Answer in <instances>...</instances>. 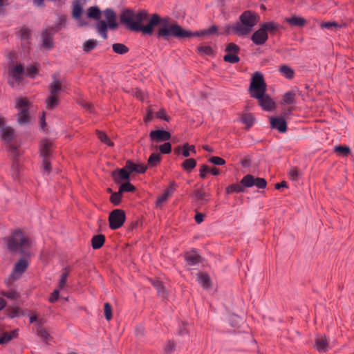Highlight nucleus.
<instances>
[{
	"label": "nucleus",
	"instance_id": "nucleus-1",
	"mask_svg": "<svg viewBox=\"0 0 354 354\" xmlns=\"http://www.w3.org/2000/svg\"><path fill=\"white\" fill-rule=\"evenodd\" d=\"M148 18L147 11L142 10L138 12H133L130 10L124 11L120 16V21L126 24L128 28L134 31H140L144 35H151L153 32L154 27L158 26L159 15L153 14L151 15L148 24L142 26V23Z\"/></svg>",
	"mask_w": 354,
	"mask_h": 354
},
{
	"label": "nucleus",
	"instance_id": "nucleus-2",
	"mask_svg": "<svg viewBox=\"0 0 354 354\" xmlns=\"http://www.w3.org/2000/svg\"><path fill=\"white\" fill-rule=\"evenodd\" d=\"M259 19V16L254 12L246 10L239 17L240 22L228 26L226 30L227 34L232 30L239 36L248 35L252 30V28L257 25Z\"/></svg>",
	"mask_w": 354,
	"mask_h": 354
},
{
	"label": "nucleus",
	"instance_id": "nucleus-3",
	"mask_svg": "<svg viewBox=\"0 0 354 354\" xmlns=\"http://www.w3.org/2000/svg\"><path fill=\"white\" fill-rule=\"evenodd\" d=\"M7 245L10 251L27 255L32 242L21 231L17 230L8 239Z\"/></svg>",
	"mask_w": 354,
	"mask_h": 354
},
{
	"label": "nucleus",
	"instance_id": "nucleus-4",
	"mask_svg": "<svg viewBox=\"0 0 354 354\" xmlns=\"http://www.w3.org/2000/svg\"><path fill=\"white\" fill-rule=\"evenodd\" d=\"M156 36L158 38H162L168 40L170 37L178 39L191 37V31L181 28L177 23L174 22L170 26H160Z\"/></svg>",
	"mask_w": 354,
	"mask_h": 354
},
{
	"label": "nucleus",
	"instance_id": "nucleus-5",
	"mask_svg": "<svg viewBox=\"0 0 354 354\" xmlns=\"http://www.w3.org/2000/svg\"><path fill=\"white\" fill-rule=\"evenodd\" d=\"M31 104L26 97H19L16 100L15 108L18 110L17 122L20 125L28 124L30 121L29 109Z\"/></svg>",
	"mask_w": 354,
	"mask_h": 354
},
{
	"label": "nucleus",
	"instance_id": "nucleus-6",
	"mask_svg": "<svg viewBox=\"0 0 354 354\" xmlns=\"http://www.w3.org/2000/svg\"><path fill=\"white\" fill-rule=\"evenodd\" d=\"M50 95L46 100V108L53 109L59 104V93L62 91L61 82L54 77L53 82L48 86Z\"/></svg>",
	"mask_w": 354,
	"mask_h": 354
},
{
	"label": "nucleus",
	"instance_id": "nucleus-7",
	"mask_svg": "<svg viewBox=\"0 0 354 354\" xmlns=\"http://www.w3.org/2000/svg\"><path fill=\"white\" fill-rule=\"evenodd\" d=\"M8 83L12 87L19 86L25 75V68L21 64L12 62L8 66Z\"/></svg>",
	"mask_w": 354,
	"mask_h": 354
},
{
	"label": "nucleus",
	"instance_id": "nucleus-8",
	"mask_svg": "<svg viewBox=\"0 0 354 354\" xmlns=\"http://www.w3.org/2000/svg\"><path fill=\"white\" fill-rule=\"evenodd\" d=\"M266 91V84L263 76L259 72L254 73L250 86V91L252 97H261L264 95Z\"/></svg>",
	"mask_w": 354,
	"mask_h": 354
},
{
	"label": "nucleus",
	"instance_id": "nucleus-9",
	"mask_svg": "<svg viewBox=\"0 0 354 354\" xmlns=\"http://www.w3.org/2000/svg\"><path fill=\"white\" fill-rule=\"evenodd\" d=\"M125 218L126 216L123 210L120 209L113 210L109 217L110 228L112 230L120 228L124 224Z\"/></svg>",
	"mask_w": 354,
	"mask_h": 354
},
{
	"label": "nucleus",
	"instance_id": "nucleus-10",
	"mask_svg": "<svg viewBox=\"0 0 354 354\" xmlns=\"http://www.w3.org/2000/svg\"><path fill=\"white\" fill-rule=\"evenodd\" d=\"M246 187L256 186L259 189L265 188L267 185L266 180L263 178H255L251 174L245 175L241 180Z\"/></svg>",
	"mask_w": 354,
	"mask_h": 354
},
{
	"label": "nucleus",
	"instance_id": "nucleus-11",
	"mask_svg": "<svg viewBox=\"0 0 354 354\" xmlns=\"http://www.w3.org/2000/svg\"><path fill=\"white\" fill-rule=\"evenodd\" d=\"M55 31L53 28H49L43 31L41 34L42 46L46 49H51L54 46L53 35Z\"/></svg>",
	"mask_w": 354,
	"mask_h": 354
},
{
	"label": "nucleus",
	"instance_id": "nucleus-12",
	"mask_svg": "<svg viewBox=\"0 0 354 354\" xmlns=\"http://www.w3.org/2000/svg\"><path fill=\"white\" fill-rule=\"evenodd\" d=\"M149 137L152 141L161 142L169 140L171 138V133L163 129H158L151 131Z\"/></svg>",
	"mask_w": 354,
	"mask_h": 354
},
{
	"label": "nucleus",
	"instance_id": "nucleus-13",
	"mask_svg": "<svg viewBox=\"0 0 354 354\" xmlns=\"http://www.w3.org/2000/svg\"><path fill=\"white\" fill-rule=\"evenodd\" d=\"M28 267V262L25 259H20L15 266L12 272L10 274L13 280L19 279Z\"/></svg>",
	"mask_w": 354,
	"mask_h": 354
},
{
	"label": "nucleus",
	"instance_id": "nucleus-14",
	"mask_svg": "<svg viewBox=\"0 0 354 354\" xmlns=\"http://www.w3.org/2000/svg\"><path fill=\"white\" fill-rule=\"evenodd\" d=\"M111 176L115 183H120L122 181L129 180L130 178L129 171L127 169L126 166L122 169L114 170Z\"/></svg>",
	"mask_w": 354,
	"mask_h": 354
},
{
	"label": "nucleus",
	"instance_id": "nucleus-15",
	"mask_svg": "<svg viewBox=\"0 0 354 354\" xmlns=\"http://www.w3.org/2000/svg\"><path fill=\"white\" fill-rule=\"evenodd\" d=\"M272 128L277 129L281 133L287 131V123L283 118L272 117L270 119Z\"/></svg>",
	"mask_w": 354,
	"mask_h": 354
},
{
	"label": "nucleus",
	"instance_id": "nucleus-16",
	"mask_svg": "<svg viewBox=\"0 0 354 354\" xmlns=\"http://www.w3.org/2000/svg\"><path fill=\"white\" fill-rule=\"evenodd\" d=\"M267 32L261 27L258 30L254 32L252 36V41L257 45L263 44L268 39Z\"/></svg>",
	"mask_w": 354,
	"mask_h": 354
},
{
	"label": "nucleus",
	"instance_id": "nucleus-17",
	"mask_svg": "<svg viewBox=\"0 0 354 354\" xmlns=\"http://www.w3.org/2000/svg\"><path fill=\"white\" fill-rule=\"evenodd\" d=\"M185 259L187 264L190 266L198 265L202 260L201 257L196 251L187 253L185 256Z\"/></svg>",
	"mask_w": 354,
	"mask_h": 354
},
{
	"label": "nucleus",
	"instance_id": "nucleus-18",
	"mask_svg": "<svg viewBox=\"0 0 354 354\" xmlns=\"http://www.w3.org/2000/svg\"><path fill=\"white\" fill-rule=\"evenodd\" d=\"M147 166L142 164H136L131 160H127L126 162V168L129 171V174L132 172L142 174L147 169Z\"/></svg>",
	"mask_w": 354,
	"mask_h": 354
},
{
	"label": "nucleus",
	"instance_id": "nucleus-19",
	"mask_svg": "<svg viewBox=\"0 0 354 354\" xmlns=\"http://www.w3.org/2000/svg\"><path fill=\"white\" fill-rule=\"evenodd\" d=\"M104 15L108 21L109 27L111 29H115L118 27L116 22V15L114 11L111 9H106L104 11Z\"/></svg>",
	"mask_w": 354,
	"mask_h": 354
},
{
	"label": "nucleus",
	"instance_id": "nucleus-20",
	"mask_svg": "<svg viewBox=\"0 0 354 354\" xmlns=\"http://www.w3.org/2000/svg\"><path fill=\"white\" fill-rule=\"evenodd\" d=\"M259 100L260 105L266 111H271L274 108V102L268 95H262L261 97H255Z\"/></svg>",
	"mask_w": 354,
	"mask_h": 354
},
{
	"label": "nucleus",
	"instance_id": "nucleus-21",
	"mask_svg": "<svg viewBox=\"0 0 354 354\" xmlns=\"http://www.w3.org/2000/svg\"><path fill=\"white\" fill-rule=\"evenodd\" d=\"M315 346L319 352H326L330 348L328 342L325 336H318L316 338Z\"/></svg>",
	"mask_w": 354,
	"mask_h": 354
},
{
	"label": "nucleus",
	"instance_id": "nucleus-22",
	"mask_svg": "<svg viewBox=\"0 0 354 354\" xmlns=\"http://www.w3.org/2000/svg\"><path fill=\"white\" fill-rule=\"evenodd\" d=\"M52 142L49 140H44L41 142L40 153L43 158H48L51 153Z\"/></svg>",
	"mask_w": 354,
	"mask_h": 354
},
{
	"label": "nucleus",
	"instance_id": "nucleus-23",
	"mask_svg": "<svg viewBox=\"0 0 354 354\" xmlns=\"http://www.w3.org/2000/svg\"><path fill=\"white\" fill-rule=\"evenodd\" d=\"M19 335V330L17 329L13 330L11 332H4L0 337V344H7L12 339L17 338Z\"/></svg>",
	"mask_w": 354,
	"mask_h": 354
},
{
	"label": "nucleus",
	"instance_id": "nucleus-24",
	"mask_svg": "<svg viewBox=\"0 0 354 354\" xmlns=\"http://www.w3.org/2000/svg\"><path fill=\"white\" fill-rule=\"evenodd\" d=\"M191 34H192V37H196V36L204 37V36L210 35L218 34V27L216 26H212L209 27V28H207V29H205V30H203L201 31H196V32L191 31Z\"/></svg>",
	"mask_w": 354,
	"mask_h": 354
},
{
	"label": "nucleus",
	"instance_id": "nucleus-25",
	"mask_svg": "<svg viewBox=\"0 0 354 354\" xmlns=\"http://www.w3.org/2000/svg\"><path fill=\"white\" fill-rule=\"evenodd\" d=\"M174 185V183H171L169 187L164 192V193L158 197L156 201L157 206H160L162 203L166 201L167 198L172 195L174 192V189L173 187Z\"/></svg>",
	"mask_w": 354,
	"mask_h": 354
},
{
	"label": "nucleus",
	"instance_id": "nucleus-26",
	"mask_svg": "<svg viewBox=\"0 0 354 354\" xmlns=\"http://www.w3.org/2000/svg\"><path fill=\"white\" fill-rule=\"evenodd\" d=\"M194 196L201 205L205 204L209 201L207 198L209 196V194L205 192L202 189H195L194 191Z\"/></svg>",
	"mask_w": 354,
	"mask_h": 354
},
{
	"label": "nucleus",
	"instance_id": "nucleus-27",
	"mask_svg": "<svg viewBox=\"0 0 354 354\" xmlns=\"http://www.w3.org/2000/svg\"><path fill=\"white\" fill-rule=\"evenodd\" d=\"M37 334L39 337H40L44 342L46 343L51 339V337L48 332L41 326V322L39 321L37 323Z\"/></svg>",
	"mask_w": 354,
	"mask_h": 354
},
{
	"label": "nucleus",
	"instance_id": "nucleus-28",
	"mask_svg": "<svg viewBox=\"0 0 354 354\" xmlns=\"http://www.w3.org/2000/svg\"><path fill=\"white\" fill-rule=\"evenodd\" d=\"M196 279L198 283L201 284L204 288L207 289L211 286L210 279L209 276L205 273H198Z\"/></svg>",
	"mask_w": 354,
	"mask_h": 354
},
{
	"label": "nucleus",
	"instance_id": "nucleus-29",
	"mask_svg": "<svg viewBox=\"0 0 354 354\" xmlns=\"http://www.w3.org/2000/svg\"><path fill=\"white\" fill-rule=\"evenodd\" d=\"M15 136L14 129L10 127H3L1 129V137L6 142L10 141Z\"/></svg>",
	"mask_w": 354,
	"mask_h": 354
},
{
	"label": "nucleus",
	"instance_id": "nucleus-30",
	"mask_svg": "<svg viewBox=\"0 0 354 354\" xmlns=\"http://www.w3.org/2000/svg\"><path fill=\"white\" fill-rule=\"evenodd\" d=\"M31 31L27 27H22L19 30V36L22 41V45L24 46H28V40L30 37Z\"/></svg>",
	"mask_w": 354,
	"mask_h": 354
},
{
	"label": "nucleus",
	"instance_id": "nucleus-31",
	"mask_svg": "<svg viewBox=\"0 0 354 354\" xmlns=\"http://www.w3.org/2000/svg\"><path fill=\"white\" fill-rule=\"evenodd\" d=\"M151 283L156 289L159 295L162 297L166 296V290L162 281L158 279H150Z\"/></svg>",
	"mask_w": 354,
	"mask_h": 354
},
{
	"label": "nucleus",
	"instance_id": "nucleus-32",
	"mask_svg": "<svg viewBox=\"0 0 354 354\" xmlns=\"http://www.w3.org/2000/svg\"><path fill=\"white\" fill-rule=\"evenodd\" d=\"M105 236L102 234H97L92 238L91 243L93 249L100 248L104 243Z\"/></svg>",
	"mask_w": 354,
	"mask_h": 354
},
{
	"label": "nucleus",
	"instance_id": "nucleus-33",
	"mask_svg": "<svg viewBox=\"0 0 354 354\" xmlns=\"http://www.w3.org/2000/svg\"><path fill=\"white\" fill-rule=\"evenodd\" d=\"M109 24L105 21L101 20L96 24V28L98 33L104 38H107V28Z\"/></svg>",
	"mask_w": 354,
	"mask_h": 354
},
{
	"label": "nucleus",
	"instance_id": "nucleus-34",
	"mask_svg": "<svg viewBox=\"0 0 354 354\" xmlns=\"http://www.w3.org/2000/svg\"><path fill=\"white\" fill-rule=\"evenodd\" d=\"M246 187L241 182L239 184H232L226 188V193L227 194L236 192L241 193L245 191Z\"/></svg>",
	"mask_w": 354,
	"mask_h": 354
},
{
	"label": "nucleus",
	"instance_id": "nucleus-35",
	"mask_svg": "<svg viewBox=\"0 0 354 354\" xmlns=\"http://www.w3.org/2000/svg\"><path fill=\"white\" fill-rule=\"evenodd\" d=\"M98 41L96 39H91L86 40L83 44V50L86 53H89L97 46Z\"/></svg>",
	"mask_w": 354,
	"mask_h": 354
},
{
	"label": "nucleus",
	"instance_id": "nucleus-36",
	"mask_svg": "<svg viewBox=\"0 0 354 354\" xmlns=\"http://www.w3.org/2000/svg\"><path fill=\"white\" fill-rule=\"evenodd\" d=\"M82 14V8L80 3L79 1H75L73 5V12L72 15L73 18L76 20H79Z\"/></svg>",
	"mask_w": 354,
	"mask_h": 354
},
{
	"label": "nucleus",
	"instance_id": "nucleus-37",
	"mask_svg": "<svg viewBox=\"0 0 354 354\" xmlns=\"http://www.w3.org/2000/svg\"><path fill=\"white\" fill-rule=\"evenodd\" d=\"M286 21L291 26L302 27L306 24V20L304 18L299 17H292L286 19Z\"/></svg>",
	"mask_w": 354,
	"mask_h": 354
},
{
	"label": "nucleus",
	"instance_id": "nucleus-38",
	"mask_svg": "<svg viewBox=\"0 0 354 354\" xmlns=\"http://www.w3.org/2000/svg\"><path fill=\"white\" fill-rule=\"evenodd\" d=\"M266 32H274L277 31L279 28V25L277 24L270 21L268 23H264L261 26Z\"/></svg>",
	"mask_w": 354,
	"mask_h": 354
},
{
	"label": "nucleus",
	"instance_id": "nucleus-39",
	"mask_svg": "<svg viewBox=\"0 0 354 354\" xmlns=\"http://www.w3.org/2000/svg\"><path fill=\"white\" fill-rule=\"evenodd\" d=\"M279 72L287 79L290 80L293 78L295 74L294 71L286 65L281 66L279 68Z\"/></svg>",
	"mask_w": 354,
	"mask_h": 354
},
{
	"label": "nucleus",
	"instance_id": "nucleus-40",
	"mask_svg": "<svg viewBox=\"0 0 354 354\" xmlns=\"http://www.w3.org/2000/svg\"><path fill=\"white\" fill-rule=\"evenodd\" d=\"M181 166L187 172H191L196 166V161L193 158H188L182 163Z\"/></svg>",
	"mask_w": 354,
	"mask_h": 354
},
{
	"label": "nucleus",
	"instance_id": "nucleus-41",
	"mask_svg": "<svg viewBox=\"0 0 354 354\" xmlns=\"http://www.w3.org/2000/svg\"><path fill=\"white\" fill-rule=\"evenodd\" d=\"M113 50L119 55H124L129 51L128 47H127L124 44L120 43L113 44L112 46Z\"/></svg>",
	"mask_w": 354,
	"mask_h": 354
},
{
	"label": "nucleus",
	"instance_id": "nucleus-42",
	"mask_svg": "<svg viewBox=\"0 0 354 354\" xmlns=\"http://www.w3.org/2000/svg\"><path fill=\"white\" fill-rule=\"evenodd\" d=\"M101 11L96 6L90 7L88 10V17L94 19H99L100 17Z\"/></svg>",
	"mask_w": 354,
	"mask_h": 354
},
{
	"label": "nucleus",
	"instance_id": "nucleus-43",
	"mask_svg": "<svg viewBox=\"0 0 354 354\" xmlns=\"http://www.w3.org/2000/svg\"><path fill=\"white\" fill-rule=\"evenodd\" d=\"M160 161V155L158 153H153L148 159V166L156 167Z\"/></svg>",
	"mask_w": 354,
	"mask_h": 354
},
{
	"label": "nucleus",
	"instance_id": "nucleus-44",
	"mask_svg": "<svg viewBox=\"0 0 354 354\" xmlns=\"http://www.w3.org/2000/svg\"><path fill=\"white\" fill-rule=\"evenodd\" d=\"M191 152L193 153L194 154H196V151L195 149V147L194 145H189L188 143H185L183 146V156L184 157H189L190 156Z\"/></svg>",
	"mask_w": 354,
	"mask_h": 354
},
{
	"label": "nucleus",
	"instance_id": "nucleus-45",
	"mask_svg": "<svg viewBox=\"0 0 354 354\" xmlns=\"http://www.w3.org/2000/svg\"><path fill=\"white\" fill-rule=\"evenodd\" d=\"M283 102L286 104H293L295 102V93L293 91H288L283 95Z\"/></svg>",
	"mask_w": 354,
	"mask_h": 354
},
{
	"label": "nucleus",
	"instance_id": "nucleus-46",
	"mask_svg": "<svg viewBox=\"0 0 354 354\" xmlns=\"http://www.w3.org/2000/svg\"><path fill=\"white\" fill-rule=\"evenodd\" d=\"M97 134L98 138L101 140L102 142L110 147L113 146V142L111 141L109 138L104 132L97 131Z\"/></svg>",
	"mask_w": 354,
	"mask_h": 354
},
{
	"label": "nucleus",
	"instance_id": "nucleus-47",
	"mask_svg": "<svg viewBox=\"0 0 354 354\" xmlns=\"http://www.w3.org/2000/svg\"><path fill=\"white\" fill-rule=\"evenodd\" d=\"M122 192H120V189L117 192H114L111 194L110 197L111 202L115 205H118L120 203L122 199Z\"/></svg>",
	"mask_w": 354,
	"mask_h": 354
},
{
	"label": "nucleus",
	"instance_id": "nucleus-48",
	"mask_svg": "<svg viewBox=\"0 0 354 354\" xmlns=\"http://www.w3.org/2000/svg\"><path fill=\"white\" fill-rule=\"evenodd\" d=\"M223 59L226 62H229L231 64H235L239 62L240 59L236 55V54L234 53H227L223 57Z\"/></svg>",
	"mask_w": 354,
	"mask_h": 354
},
{
	"label": "nucleus",
	"instance_id": "nucleus-49",
	"mask_svg": "<svg viewBox=\"0 0 354 354\" xmlns=\"http://www.w3.org/2000/svg\"><path fill=\"white\" fill-rule=\"evenodd\" d=\"M242 122L247 125L248 128H250L253 125L254 118L250 113H245L242 117Z\"/></svg>",
	"mask_w": 354,
	"mask_h": 354
},
{
	"label": "nucleus",
	"instance_id": "nucleus-50",
	"mask_svg": "<svg viewBox=\"0 0 354 354\" xmlns=\"http://www.w3.org/2000/svg\"><path fill=\"white\" fill-rule=\"evenodd\" d=\"M335 151L338 154L347 156L351 153V149L348 147L338 145L335 147Z\"/></svg>",
	"mask_w": 354,
	"mask_h": 354
},
{
	"label": "nucleus",
	"instance_id": "nucleus-51",
	"mask_svg": "<svg viewBox=\"0 0 354 354\" xmlns=\"http://www.w3.org/2000/svg\"><path fill=\"white\" fill-rule=\"evenodd\" d=\"M119 189H120V192L122 193L125 192H132L135 190V187L129 182H126L122 184Z\"/></svg>",
	"mask_w": 354,
	"mask_h": 354
},
{
	"label": "nucleus",
	"instance_id": "nucleus-52",
	"mask_svg": "<svg viewBox=\"0 0 354 354\" xmlns=\"http://www.w3.org/2000/svg\"><path fill=\"white\" fill-rule=\"evenodd\" d=\"M104 316L106 320L109 321L112 318V307L109 303L104 304Z\"/></svg>",
	"mask_w": 354,
	"mask_h": 354
},
{
	"label": "nucleus",
	"instance_id": "nucleus-53",
	"mask_svg": "<svg viewBox=\"0 0 354 354\" xmlns=\"http://www.w3.org/2000/svg\"><path fill=\"white\" fill-rule=\"evenodd\" d=\"M37 73V68L36 66H30L25 70V75L34 77Z\"/></svg>",
	"mask_w": 354,
	"mask_h": 354
},
{
	"label": "nucleus",
	"instance_id": "nucleus-54",
	"mask_svg": "<svg viewBox=\"0 0 354 354\" xmlns=\"http://www.w3.org/2000/svg\"><path fill=\"white\" fill-rule=\"evenodd\" d=\"M158 148L162 153L167 154L171 151V145L168 142L160 145Z\"/></svg>",
	"mask_w": 354,
	"mask_h": 354
},
{
	"label": "nucleus",
	"instance_id": "nucleus-55",
	"mask_svg": "<svg viewBox=\"0 0 354 354\" xmlns=\"http://www.w3.org/2000/svg\"><path fill=\"white\" fill-rule=\"evenodd\" d=\"M225 50L230 53L237 54L239 53V51L240 50V48L236 44H235L234 43H230L227 46Z\"/></svg>",
	"mask_w": 354,
	"mask_h": 354
},
{
	"label": "nucleus",
	"instance_id": "nucleus-56",
	"mask_svg": "<svg viewBox=\"0 0 354 354\" xmlns=\"http://www.w3.org/2000/svg\"><path fill=\"white\" fill-rule=\"evenodd\" d=\"M198 51L202 55H212L213 53L212 48L209 46H202L198 47Z\"/></svg>",
	"mask_w": 354,
	"mask_h": 354
},
{
	"label": "nucleus",
	"instance_id": "nucleus-57",
	"mask_svg": "<svg viewBox=\"0 0 354 354\" xmlns=\"http://www.w3.org/2000/svg\"><path fill=\"white\" fill-rule=\"evenodd\" d=\"M209 161L216 165H223L225 163L224 159L218 156H212L209 158Z\"/></svg>",
	"mask_w": 354,
	"mask_h": 354
},
{
	"label": "nucleus",
	"instance_id": "nucleus-58",
	"mask_svg": "<svg viewBox=\"0 0 354 354\" xmlns=\"http://www.w3.org/2000/svg\"><path fill=\"white\" fill-rule=\"evenodd\" d=\"M299 176V171L297 168L293 167L289 171L290 178L292 180H297Z\"/></svg>",
	"mask_w": 354,
	"mask_h": 354
},
{
	"label": "nucleus",
	"instance_id": "nucleus-59",
	"mask_svg": "<svg viewBox=\"0 0 354 354\" xmlns=\"http://www.w3.org/2000/svg\"><path fill=\"white\" fill-rule=\"evenodd\" d=\"M68 276V273L67 272L62 273L61 279L59 280V289H62L65 286Z\"/></svg>",
	"mask_w": 354,
	"mask_h": 354
},
{
	"label": "nucleus",
	"instance_id": "nucleus-60",
	"mask_svg": "<svg viewBox=\"0 0 354 354\" xmlns=\"http://www.w3.org/2000/svg\"><path fill=\"white\" fill-rule=\"evenodd\" d=\"M176 344L174 342L168 341L165 347V351L166 353H171L175 350Z\"/></svg>",
	"mask_w": 354,
	"mask_h": 354
},
{
	"label": "nucleus",
	"instance_id": "nucleus-61",
	"mask_svg": "<svg viewBox=\"0 0 354 354\" xmlns=\"http://www.w3.org/2000/svg\"><path fill=\"white\" fill-rule=\"evenodd\" d=\"M43 166H44V173H50L51 168H50V163L48 161V158H43Z\"/></svg>",
	"mask_w": 354,
	"mask_h": 354
},
{
	"label": "nucleus",
	"instance_id": "nucleus-62",
	"mask_svg": "<svg viewBox=\"0 0 354 354\" xmlns=\"http://www.w3.org/2000/svg\"><path fill=\"white\" fill-rule=\"evenodd\" d=\"M321 27L322 28H328V29H330L333 27H335V28H339L340 27L339 25L338 24H337L336 22H334V21H328V22H324L323 24H321Z\"/></svg>",
	"mask_w": 354,
	"mask_h": 354
},
{
	"label": "nucleus",
	"instance_id": "nucleus-63",
	"mask_svg": "<svg viewBox=\"0 0 354 354\" xmlns=\"http://www.w3.org/2000/svg\"><path fill=\"white\" fill-rule=\"evenodd\" d=\"M210 169L206 165H203L201 166L200 169V176L202 178H205L206 177V174L209 172Z\"/></svg>",
	"mask_w": 354,
	"mask_h": 354
},
{
	"label": "nucleus",
	"instance_id": "nucleus-64",
	"mask_svg": "<svg viewBox=\"0 0 354 354\" xmlns=\"http://www.w3.org/2000/svg\"><path fill=\"white\" fill-rule=\"evenodd\" d=\"M59 295V288L55 289L51 294V295L49 298V301L51 303H54L55 301H57L58 299Z\"/></svg>",
	"mask_w": 354,
	"mask_h": 354
}]
</instances>
